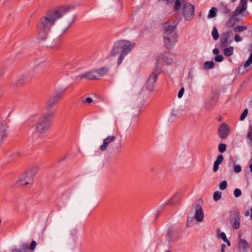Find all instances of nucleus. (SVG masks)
Wrapping results in <instances>:
<instances>
[{
    "label": "nucleus",
    "mask_w": 252,
    "mask_h": 252,
    "mask_svg": "<svg viewBox=\"0 0 252 252\" xmlns=\"http://www.w3.org/2000/svg\"><path fill=\"white\" fill-rule=\"evenodd\" d=\"M68 11V9L67 7H60L53 11H49L39 19L37 26L50 31L56 21Z\"/></svg>",
    "instance_id": "1"
},
{
    "label": "nucleus",
    "mask_w": 252,
    "mask_h": 252,
    "mask_svg": "<svg viewBox=\"0 0 252 252\" xmlns=\"http://www.w3.org/2000/svg\"><path fill=\"white\" fill-rule=\"evenodd\" d=\"M135 46V43H131L126 40H121L116 42L110 53V56L116 57L119 55L117 64L119 65L122 63L125 57L129 53Z\"/></svg>",
    "instance_id": "2"
},
{
    "label": "nucleus",
    "mask_w": 252,
    "mask_h": 252,
    "mask_svg": "<svg viewBox=\"0 0 252 252\" xmlns=\"http://www.w3.org/2000/svg\"><path fill=\"white\" fill-rule=\"evenodd\" d=\"M54 115L55 112L51 111L40 116L35 124V132L38 133H43L48 131L51 127L52 119Z\"/></svg>",
    "instance_id": "3"
},
{
    "label": "nucleus",
    "mask_w": 252,
    "mask_h": 252,
    "mask_svg": "<svg viewBox=\"0 0 252 252\" xmlns=\"http://www.w3.org/2000/svg\"><path fill=\"white\" fill-rule=\"evenodd\" d=\"M194 6L189 2L183 4L182 14L186 20H190L194 17Z\"/></svg>",
    "instance_id": "4"
},
{
    "label": "nucleus",
    "mask_w": 252,
    "mask_h": 252,
    "mask_svg": "<svg viewBox=\"0 0 252 252\" xmlns=\"http://www.w3.org/2000/svg\"><path fill=\"white\" fill-rule=\"evenodd\" d=\"M177 33L172 32L171 33H163L164 43L166 48L170 49L177 41Z\"/></svg>",
    "instance_id": "5"
},
{
    "label": "nucleus",
    "mask_w": 252,
    "mask_h": 252,
    "mask_svg": "<svg viewBox=\"0 0 252 252\" xmlns=\"http://www.w3.org/2000/svg\"><path fill=\"white\" fill-rule=\"evenodd\" d=\"M33 177L30 172H27L22 174L20 177L18 182L19 185L23 187H26L28 185H32L33 182Z\"/></svg>",
    "instance_id": "6"
},
{
    "label": "nucleus",
    "mask_w": 252,
    "mask_h": 252,
    "mask_svg": "<svg viewBox=\"0 0 252 252\" xmlns=\"http://www.w3.org/2000/svg\"><path fill=\"white\" fill-rule=\"evenodd\" d=\"M178 22L175 20H169L162 24L164 33L170 34L172 32H175V30L177 26Z\"/></svg>",
    "instance_id": "7"
},
{
    "label": "nucleus",
    "mask_w": 252,
    "mask_h": 252,
    "mask_svg": "<svg viewBox=\"0 0 252 252\" xmlns=\"http://www.w3.org/2000/svg\"><path fill=\"white\" fill-rule=\"evenodd\" d=\"M31 78L28 74L19 75L15 82V85L17 87H21L30 82Z\"/></svg>",
    "instance_id": "8"
},
{
    "label": "nucleus",
    "mask_w": 252,
    "mask_h": 252,
    "mask_svg": "<svg viewBox=\"0 0 252 252\" xmlns=\"http://www.w3.org/2000/svg\"><path fill=\"white\" fill-rule=\"evenodd\" d=\"M76 78L79 80H82L84 79H86L87 80L97 79L94 70L89 71L84 73L79 74L76 76Z\"/></svg>",
    "instance_id": "9"
},
{
    "label": "nucleus",
    "mask_w": 252,
    "mask_h": 252,
    "mask_svg": "<svg viewBox=\"0 0 252 252\" xmlns=\"http://www.w3.org/2000/svg\"><path fill=\"white\" fill-rule=\"evenodd\" d=\"M158 74L155 72H153L149 76L148 80L146 83L147 89L151 92L153 90Z\"/></svg>",
    "instance_id": "10"
},
{
    "label": "nucleus",
    "mask_w": 252,
    "mask_h": 252,
    "mask_svg": "<svg viewBox=\"0 0 252 252\" xmlns=\"http://www.w3.org/2000/svg\"><path fill=\"white\" fill-rule=\"evenodd\" d=\"M229 127L226 124H221L218 128V133L219 136L221 139H225L229 134Z\"/></svg>",
    "instance_id": "11"
},
{
    "label": "nucleus",
    "mask_w": 252,
    "mask_h": 252,
    "mask_svg": "<svg viewBox=\"0 0 252 252\" xmlns=\"http://www.w3.org/2000/svg\"><path fill=\"white\" fill-rule=\"evenodd\" d=\"M116 140V137L114 135L108 136L103 140V144L101 145L99 149L101 151H104L107 150L109 145Z\"/></svg>",
    "instance_id": "12"
},
{
    "label": "nucleus",
    "mask_w": 252,
    "mask_h": 252,
    "mask_svg": "<svg viewBox=\"0 0 252 252\" xmlns=\"http://www.w3.org/2000/svg\"><path fill=\"white\" fill-rule=\"evenodd\" d=\"M37 36L39 40H45L50 31L37 26Z\"/></svg>",
    "instance_id": "13"
},
{
    "label": "nucleus",
    "mask_w": 252,
    "mask_h": 252,
    "mask_svg": "<svg viewBox=\"0 0 252 252\" xmlns=\"http://www.w3.org/2000/svg\"><path fill=\"white\" fill-rule=\"evenodd\" d=\"M196 212L195 214V219L198 221H201L204 218V214L201 206L198 204L196 205Z\"/></svg>",
    "instance_id": "14"
},
{
    "label": "nucleus",
    "mask_w": 252,
    "mask_h": 252,
    "mask_svg": "<svg viewBox=\"0 0 252 252\" xmlns=\"http://www.w3.org/2000/svg\"><path fill=\"white\" fill-rule=\"evenodd\" d=\"M240 217L237 215H234V217L231 219L230 221L232 227L234 229L239 228L240 227Z\"/></svg>",
    "instance_id": "15"
},
{
    "label": "nucleus",
    "mask_w": 252,
    "mask_h": 252,
    "mask_svg": "<svg viewBox=\"0 0 252 252\" xmlns=\"http://www.w3.org/2000/svg\"><path fill=\"white\" fill-rule=\"evenodd\" d=\"M97 79L105 75L108 72V69L106 67H102L98 69L94 70Z\"/></svg>",
    "instance_id": "16"
},
{
    "label": "nucleus",
    "mask_w": 252,
    "mask_h": 252,
    "mask_svg": "<svg viewBox=\"0 0 252 252\" xmlns=\"http://www.w3.org/2000/svg\"><path fill=\"white\" fill-rule=\"evenodd\" d=\"M247 6L240 4L237 7L235 10L233 12V16H236L241 13L243 11H244L247 9Z\"/></svg>",
    "instance_id": "17"
},
{
    "label": "nucleus",
    "mask_w": 252,
    "mask_h": 252,
    "mask_svg": "<svg viewBox=\"0 0 252 252\" xmlns=\"http://www.w3.org/2000/svg\"><path fill=\"white\" fill-rule=\"evenodd\" d=\"M7 126L6 124H1L0 126V133L2 138L5 137L7 135Z\"/></svg>",
    "instance_id": "18"
},
{
    "label": "nucleus",
    "mask_w": 252,
    "mask_h": 252,
    "mask_svg": "<svg viewBox=\"0 0 252 252\" xmlns=\"http://www.w3.org/2000/svg\"><path fill=\"white\" fill-rule=\"evenodd\" d=\"M234 48L232 46L226 48L223 50V54L226 57L231 56L233 53Z\"/></svg>",
    "instance_id": "19"
},
{
    "label": "nucleus",
    "mask_w": 252,
    "mask_h": 252,
    "mask_svg": "<svg viewBox=\"0 0 252 252\" xmlns=\"http://www.w3.org/2000/svg\"><path fill=\"white\" fill-rule=\"evenodd\" d=\"M162 59L167 64H170L172 63V59L170 57L169 54H164L162 55Z\"/></svg>",
    "instance_id": "20"
},
{
    "label": "nucleus",
    "mask_w": 252,
    "mask_h": 252,
    "mask_svg": "<svg viewBox=\"0 0 252 252\" xmlns=\"http://www.w3.org/2000/svg\"><path fill=\"white\" fill-rule=\"evenodd\" d=\"M57 102L52 97H51L47 102L46 107L49 109L55 105Z\"/></svg>",
    "instance_id": "21"
},
{
    "label": "nucleus",
    "mask_w": 252,
    "mask_h": 252,
    "mask_svg": "<svg viewBox=\"0 0 252 252\" xmlns=\"http://www.w3.org/2000/svg\"><path fill=\"white\" fill-rule=\"evenodd\" d=\"M217 9L216 7H212L209 11L208 18H212L215 17L217 15Z\"/></svg>",
    "instance_id": "22"
},
{
    "label": "nucleus",
    "mask_w": 252,
    "mask_h": 252,
    "mask_svg": "<svg viewBox=\"0 0 252 252\" xmlns=\"http://www.w3.org/2000/svg\"><path fill=\"white\" fill-rule=\"evenodd\" d=\"M228 36L227 34L224 35L221 38V44L223 47H226L228 45Z\"/></svg>",
    "instance_id": "23"
},
{
    "label": "nucleus",
    "mask_w": 252,
    "mask_h": 252,
    "mask_svg": "<svg viewBox=\"0 0 252 252\" xmlns=\"http://www.w3.org/2000/svg\"><path fill=\"white\" fill-rule=\"evenodd\" d=\"M214 66V63L213 61L205 62L204 63V68L206 69L212 68Z\"/></svg>",
    "instance_id": "24"
},
{
    "label": "nucleus",
    "mask_w": 252,
    "mask_h": 252,
    "mask_svg": "<svg viewBox=\"0 0 252 252\" xmlns=\"http://www.w3.org/2000/svg\"><path fill=\"white\" fill-rule=\"evenodd\" d=\"M63 96V93L62 92H58L54 95L52 97L55 99V100L57 102V103L62 99Z\"/></svg>",
    "instance_id": "25"
},
{
    "label": "nucleus",
    "mask_w": 252,
    "mask_h": 252,
    "mask_svg": "<svg viewBox=\"0 0 252 252\" xmlns=\"http://www.w3.org/2000/svg\"><path fill=\"white\" fill-rule=\"evenodd\" d=\"M247 30V26H238L234 29V32H242Z\"/></svg>",
    "instance_id": "26"
},
{
    "label": "nucleus",
    "mask_w": 252,
    "mask_h": 252,
    "mask_svg": "<svg viewBox=\"0 0 252 252\" xmlns=\"http://www.w3.org/2000/svg\"><path fill=\"white\" fill-rule=\"evenodd\" d=\"M181 1L180 0H175L174 5V10L175 11H177L181 6Z\"/></svg>",
    "instance_id": "27"
},
{
    "label": "nucleus",
    "mask_w": 252,
    "mask_h": 252,
    "mask_svg": "<svg viewBox=\"0 0 252 252\" xmlns=\"http://www.w3.org/2000/svg\"><path fill=\"white\" fill-rule=\"evenodd\" d=\"M212 34L213 38L215 40H217L218 39L219 34L218 32V30L216 28V27H214L213 29L212 32Z\"/></svg>",
    "instance_id": "28"
},
{
    "label": "nucleus",
    "mask_w": 252,
    "mask_h": 252,
    "mask_svg": "<svg viewBox=\"0 0 252 252\" xmlns=\"http://www.w3.org/2000/svg\"><path fill=\"white\" fill-rule=\"evenodd\" d=\"M221 192L220 191H215L214 193L213 198L215 201H218L221 198Z\"/></svg>",
    "instance_id": "29"
},
{
    "label": "nucleus",
    "mask_w": 252,
    "mask_h": 252,
    "mask_svg": "<svg viewBox=\"0 0 252 252\" xmlns=\"http://www.w3.org/2000/svg\"><path fill=\"white\" fill-rule=\"evenodd\" d=\"M226 146L224 144L221 143L219 145V151L220 153H224L226 151Z\"/></svg>",
    "instance_id": "30"
},
{
    "label": "nucleus",
    "mask_w": 252,
    "mask_h": 252,
    "mask_svg": "<svg viewBox=\"0 0 252 252\" xmlns=\"http://www.w3.org/2000/svg\"><path fill=\"white\" fill-rule=\"evenodd\" d=\"M239 246L245 249L248 247V244L245 240H240L239 242Z\"/></svg>",
    "instance_id": "31"
},
{
    "label": "nucleus",
    "mask_w": 252,
    "mask_h": 252,
    "mask_svg": "<svg viewBox=\"0 0 252 252\" xmlns=\"http://www.w3.org/2000/svg\"><path fill=\"white\" fill-rule=\"evenodd\" d=\"M248 113L247 109H245L240 116V120L242 121L245 119Z\"/></svg>",
    "instance_id": "32"
},
{
    "label": "nucleus",
    "mask_w": 252,
    "mask_h": 252,
    "mask_svg": "<svg viewBox=\"0 0 252 252\" xmlns=\"http://www.w3.org/2000/svg\"><path fill=\"white\" fill-rule=\"evenodd\" d=\"M251 63H252V53L251 54L248 60L245 62L244 66L245 67L249 66Z\"/></svg>",
    "instance_id": "33"
},
{
    "label": "nucleus",
    "mask_w": 252,
    "mask_h": 252,
    "mask_svg": "<svg viewBox=\"0 0 252 252\" xmlns=\"http://www.w3.org/2000/svg\"><path fill=\"white\" fill-rule=\"evenodd\" d=\"M227 187V182L225 181H223L221 182L219 185V188L221 190L225 189Z\"/></svg>",
    "instance_id": "34"
},
{
    "label": "nucleus",
    "mask_w": 252,
    "mask_h": 252,
    "mask_svg": "<svg viewBox=\"0 0 252 252\" xmlns=\"http://www.w3.org/2000/svg\"><path fill=\"white\" fill-rule=\"evenodd\" d=\"M234 194L236 197L240 196L242 194L241 190L239 189H235L234 191Z\"/></svg>",
    "instance_id": "35"
},
{
    "label": "nucleus",
    "mask_w": 252,
    "mask_h": 252,
    "mask_svg": "<svg viewBox=\"0 0 252 252\" xmlns=\"http://www.w3.org/2000/svg\"><path fill=\"white\" fill-rule=\"evenodd\" d=\"M223 160V157L222 155H219L217 158L216 160L215 161L217 163L220 164Z\"/></svg>",
    "instance_id": "36"
},
{
    "label": "nucleus",
    "mask_w": 252,
    "mask_h": 252,
    "mask_svg": "<svg viewBox=\"0 0 252 252\" xmlns=\"http://www.w3.org/2000/svg\"><path fill=\"white\" fill-rule=\"evenodd\" d=\"M36 246V242L34 241H32L31 243L30 246H29V249L32 251H33L34 250Z\"/></svg>",
    "instance_id": "37"
},
{
    "label": "nucleus",
    "mask_w": 252,
    "mask_h": 252,
    "mask_svg": "<svg viewBox=\"0 0 252 252\" xmlns=\"http://www.w3.org/2000/svg\"><path fill=\"white\" fill-rule=\"evenodd\" d=\"M223 57L222 55H217L215 58V61L217 62H220L223 61Z\"/></svg>",
    "instance_id": "38"
},
{
    "label": "nucleus",
    "mask_w": 252,
    "mask_h": 252,
    "mask_svg": "<svg viewBox=\"0 0 252 252\" xmlns=\"http://www.w3.org/2000/svg\"><path fill=\"white\" fill-rule=\"evenodd\" d=\"M241 166L239 165H235L234 167V170L236 173H239L241 172Z\"/></svg>",
    "instance_id": "39"
},
{
    "label": "nucleus",
    "mask_w": 252,
    "mask_h": 252,
    "mask_svg": "<svg viewBox=\"0 0 252 252\" xmlns=\"http://www.w3.org/2000/svg\"><path fill=\"white\" fill-rule=\"evenodd\" d=\"M247 138L250 141H252V129L251 127L250 128V131L248 133Z\"/></svg>",
    "instance_id": "40"
},
{
    "label": "nucleus",
    "mask_w": 252,
    "mask_h": 252,
    "mask_svg": "<svg viewBox=\"0 0 252 252\" xmlns=\"http://www.w3.org/2000/svg\"><path fill=\"white\" fill-rule=\"evenodd\" d=\"M233 20V17L230 18L229 21L226 23V25L227 27H231L234 25V23H232V21Z\"/></svg>",
    "instance_id": "41"
},
{
    "label": "nucleus",
    "mask_w": 252,
    "mask_h": 252,
    "mask_svg": "<svg viewBox=\"0 0 252 252\" xmlns=\"http://www.w3.org/2000/svg\"><path fill=\"white\" fill-rule=\"evenodd\" d=\"M184 87H182L180 90L179 91V93H178V97L179 98H181L182 97V96H183V94H184Z\"/></svg>",
    "instance_id": "42"
},
{
    "label": "nucleus",
    "mask_w": 252,
    "mask_h": 252,
    "mask_svg": "<svg viewBox=\"0 0 252 252\" xmlns=\"http://www.w3.org/2000/svg\"><path fill=\"white\" fill-rule=\"evenodd\" d=\"M220 164L217 163V162H215L213 167V171L214 172H216L219 169V166Z\"/></svg>",
    "instance_id": "43"
},
{
    "label": "nucleus",
    "mask_w": 252,
    "mask_h": 252,
    "mask_svg": "<svg viewBox=\"0 0 252 252\" xmlns=\"http://www.w3.org/2000/svg\"><path fill=\"white\" fill-rule=\"evenodd\" d=\"M220 237L222 239L223 241H226L227 240V237L226 236L224 232H221L220 235Z\"/></svg>",
    "instance_id": "44"
},
{
    "label": "nucleus",
    "mask_w": 252,
    "mask_h": 252,
    "mask_svg": "<svg viewBox=\"0 0 252 252\" xmlns=\"http://www.w3.org/2000/svg\"><path fill=\"white\" fill-rule=\"evenodd\" d=\"M29 248V245L28 244H23L21 245V249L23 250L26 251Z\"/></svg>",
    "instance_id": "45"
},
{
    "label": "nucleus",
    "mask_w": 252,
    "mask_h": 252,
    "mask_svg": "<svg viewBox=\"0 0 252 252\" xmlns=\"http://www.w3.org/2000/svg\"><path fill=\"white\" fill-rule=\"evenodd\" d=\"M234 39L236 42L241 41L242 40V38L239 35H236L234 37Z\"/></svg>",
    "instance_id": "46"
},
{
    "label": "nucleus",
    "mask_w": 252,
    "mask_h": 252,
    "mask_svg": "<svg viewBox=\"0 0 252 252\" xmlns=\"http://www.w3.org/2000/svg\"><path fill=\"white\" fill-rule=\"evenodd\" d=\"M15 156L18 157H21L23 156V153L21 152H17L15 153Z\"/></svg>",
    "instance_id": "47"
},
{
    "label": "nucleus",
    "mask_w": 252,
    "mask_h": 252,
    "mask_svg": "<svg viewBox=\"0 0 252 252\" xmlns=\"http://www.w3.org/2000/svg\"><path fill=\"white\" fill-rule=\"evenodd\" d=\"M85 102L87 103H91L93 102V99H92V98L88 97L86 98Z\"/></svg>",
    "instance_id": "48"
},
{
    "label": "nucleus",
    "mask_w": 252,
    "mask_h": 252,
    "mask_svg": "<svg viewBox=\"0 0 252 252\" xmlns=\"http://www.w3.org/2000/svg\"><path fill=\"white\" fill-rule=\"evenodd\" d=\"M247 0H241L240 4L247 5Z\"/></svg>",
    "instance_id": "49"
},
{
    "label": "nucleus",
    "mask_w": 252,
    "mask_h": 252,
    "mask_svg": "<svg viewBox=\"0 0 252 252\" xmlns=\"http://www.w3.org/2000/svg\"><path fill=\"white\" fill-rule=\"evenodd\" d=\"M225 248V244H222L221 246V252H225L224 249Z\"/></svg>",
    "instance_id": "50"
},
{
    "label": "nucleus",
    "mask_w": 252,
    "mask_h": 252,
    "mask_svg": "<svg viewBox=\"0 0 252 252\" xmlns=\"http://www.w3.org/2000/svg\"><path fill=\"white\" fill-rule=\"evenodd\" d=\"M213 52L214 54H218L219 53V50L218 49L215 48L213 50Z\"/></svg>",
    "instance_id": "51"
},
{
    "label": "nucleus",
    "mask_w": 252,
    "mask_h": 252,
    "mask_svg": "<svg viewBox=\"0 0 252 252\" xmlns=\"http://www.w3.org/2000/svg\"><path fill=\"white\" fill-rule=\"evenodd\" d=\"M249 214H250V213H249V211H246V212H245V216H246V217L249 216Z\"/></svg>",
    "instance_id": "52"
},
{
    "label": "nucleus",
    "mask_w": 252,
    "mask_h": 252,
    "mask_svg": "<svg viewBox=\"0 0 252 252\" xmlns=\"http://www.w3.org/2000/svg\"><path fill=\"white\" fill-rule=\"evenodd\" d=\"M225 242H226L227 244V245L228 246H229L230 245V242L229 241V240L228 239H227V240L226 241H224Z\"/></svg>",
    "instance_id": "53"
},
{
    "label": "nucleus",
    "mask_w": 252,
    "mask_h": 252,
    "mask_svg": "<svg viewBox=\"0 0 252 252\" xmlns=\"http://www.w3.org/2000/svg\"><path fill=\"white\" fill-rule=\"evenodd\" d=\"M249 167L250 169V171L252 172V163L250 165Z\"/></svg>",
    "instance_id": "54"
},
{
    "label": "nucleus",
    "mask_w": 252,
    "mask_h": 252,
    "mask_svg": "<svg viewBox=\"0 0 252 252\" xmlns=\"http://www.w3.org/2000/svg\"><path fill=\"white\" fill-rule=\"evenodd\" d=\"M13 252H20V251L19 250H15L13 251Z\"/></svg>",
    "instance_id": "55"
},
{
    "label": "nucleus",
    "mask_w": 252,
    "mask_h": 252,
    "mask_svg": "<svg viewBox=\"0 0 252 252\" xmlns=\"http://www.w3.org/2000/svg\"><path fill=\"white\" fill-rule=\"evenodd\" d=\"M251 219H252V208H251Z\"/></svg>",
    "instance_id": "56"
},
{
    "label": "nucleus",
    "mask_w": 252,
    "mask_h": 252,
    "mask_svg": "<svg viewBox=\"0 0 252 252\" xmlns=\"http://www.w3.org/2000/svg\"><path fill=\"white\" fill-rule=\"evenodd\" d=\"M167 234L168 235V236H170V234H171V231H169L168 232Z\"/></svg>",
    "instance_id": "57"
},
{
    "label": "nucleus",
    "mask_w": 252,
    "mask_h": 252,
    "mask_svg": "<svg viewBox=\"0 0 252 252\" xmlns=\"http://www.w3.org/2000/svg\"><path fill=\"white\" fill-rule=\"evenodd\" d=\"M186 0H181V1H182L183 2H185V1H186Z\"/></svg>",
    "instance_id": "58"
},
{
    "label": "nucleus",
    "mask_w": 252,
    "mask_h": 252,
    "mask_svg": "<svg viewBox=\"0 0 252 252\" xmlns=\"http://www.w3.org/2000/svg\"><path fill=\"white\" fill-rule=\"evenodd\" d=\"M236 0H232V2H234Z\"/></svg>",
    "instance_id": "59"
},
{
    "label": "nucleus",
    "mask_w": 252,
    "mask_h": 252,
    "mask_svg": "<svg viewBox=\"0 0 252 252\" xmlns=\"http://www.w3.org/2000/svg\"><path fill=\"white\" fill-rule=\"evenodd\" d=\"M251 1H252V0H250Z\"/></svg>",
    "instance_id": "60"
}]
</instances>
